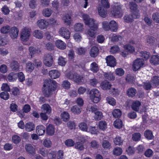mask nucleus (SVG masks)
Wrapping results in <instances>:
<instances>
[{
    "label": "nucleus",
    "instance_id": "nucleus-1",
    "mask_svg": "<svg viewBox=\"0 0 159 159\" xmlns=\"http://www.w3.org/2000/svg\"><path fill=\"white\" fill-rule=\"evenodd\" d=\"M56 82L52 80H45L43 87V93L45 96L48 97L52 94L57 88Z\"/></svg>",
    "mask_w": 159,
    "mask_h": 159
},
{
    "label": "nucleus",
    "instance_id": "nucleus-2",
    "mask_svg": "<svg viewBox=\"0 0 159 159\" xmlns=\"http://www.w3.org/2000/svg\"><path fill=\"white\" fill-rule=\"evenodd\" d=\"M86 25L90 27V29L88 32V34L90 37L95 38L96 31L98 29V25L95 23V20L93 19H89L88 24Z\"/></svg>",
    "mask_w": 159,
    "mask_h": 159
},
{
    "label": "nucleus",
    "instance_id": "nucleus-3",
    "mask_svg": "<svg viewBox=\"0 0 159 159\" xmlns=\"http://www.w3.org/2000/svg\"><path fill=\"white\" fill-rule=\"evenodd\" d=\"M89 95L90 99L94 103H97L101 98L99 91L96 89H93L90 91Z\"/></svg>",
    "mask_w": 159,
    "mask_h": 159
},
{
    "label": "nucleus",
    "instance_id": "nucleus-4",
    "mask_svg": "<svg viewBox=\"0 0 159 159\" xmlns=\"http://www.w3.org/2000/svg\"><path fill=\"white\" fill-rule=\"evenodd\" d=\"M66 77L67 78L72 80L77 84L83 82L84 81L83 76L76 73L72 74L71 72H69L66 75Z\"/></svg>",
    "mask_w": 159,
    "mask_h": 159
},
{
    "label": "nucleus",
    "instance_id": "nucleus-5",
    "mask_svg": "<svg viewBox=\"0 0 159 159\" xmlns=\"http://www.w3.org/2000/svg\"><path fill=\"white\" fill-rule=\"evenodd\" d=\"M31 30L30 29L25 27L22 30L20 34V38L23 41H28L30 35Z\"/></svg>",
    "mask_w": 159,
    "mask_h": 159
},
{
    "label": "nucleus",
    "instance_id": "nucleus-6",
    "mask_svg": "<svg viewBox=\"0 0 159 159\" xmlns=\"http://www.w3.org/2000/svg\"><path fill=\"white\" fill-rule=\"evenodd\" d=\"M150 56L149 52L146 51L141 52L140 53V68L145 65V61Z\"/></svg>",
    "mask_w": 159,
    "mask_h": 159
},
{
    "label": "nucleus",
    "instance_id": "nucleus-7",
    "mask_svg": "<svg viewBox=\"0 0 159 159\" xmlns=\"http://www.w3.org/2000/svg\"><path fill=\"white\" fill-rule=\"evenodd\" d=\"M112 15L116 18H119L123 15L121 12V7L120 5H115L113 7V10L111 11Z\"/></svg>",
    "mask_w": 159,
    "mask_h": 159
},
{
    "label": "nucleus",
    "instance_id": "nucleus-8",
    "mask_svg": "<svg viewBox=\"0 0 159 159\" xmlns=\"http://www.w3.org/2000/svg\"><path fill=\"white\" fill-rule=\"evenodd\" d=\"M52 56L50 54H45L44 57V63L45 66L51 67L53 64Z\"/></svg>",
    "mask_w": 159,
    "mask_h": 159
},
{
    "label": "nucleus",
    "instance_id": "nucleus-9",
    "mask_svg": "<svg viewBox=\"0 0 159 159\" xmlns=\"http://www.w3.org/2000/svg\"><path fill=\"white\" fill-rule=\"evenodd\" d=\"M59 33L60 35L66 39H69L70 37V32L66 27H62L59 30Z\"/></svg>",
    "mask_w": 159,
    "mask_h": 159
},
{
    "label": "nucleus",
    "instance_id": "nucleus-10",
    "mask_svg": "<svg viewBox=\"0 0 159 159\" xmlns=\"http://www.w3.org/2000/svg\"><path fill=\"white\" fill-rule=\"evenodd\" d=\"M106 61L107 65L111 67H114L116 65V59L112 56L110 55L107 57Z\"/></svg>",
    "mask_w": 159,
    "mask_h": 159
},
{
    "label": "nucleus",
    "instance_id": "nucleus-11",
    "mask_svg": "<svg viewBox=\"0 0 159 159\" xmlns=\"http://www.w3.org/2000/svg\"><path fill=\"white\" fill-rule=\"evenodd\" d=\"M18 33L19 30L16 27H13L10 29V35L12 39L16 38L18 35Z\"/></svg>",
    "mask_w": 159,
    "mask_h": 159
},
{
    "label": "nucleus",
    "instance_id": "nucleus-12",
    "mask_svg": "<svg viewBox=\"0 0 159 159\" xmlns=\"http://www.w3.org/2000/svg\"><path fill=\"white\" fill-rule=\"evenodd\" d=\"M99 52V50L98 48L97 47L93 46L90 49L89 54L91 57L94 58L98 55Z\"/></svg>",
    "mask_w": 159,
    "mask_h": 159
},
{
    "label": "nucleus",
    "instance_id": "nucleus-13",
    "mask_svg": "<svg viewBox=\"0 0 159 159\" xmlns=\"http://www.w3.org/2000/svg\"><path fill=\"white\" fill-rule=\"evenodd\" d=\"M37 25L41 29L46 28L48 25V22L44 19L38 20L37 22Z\"/></svg>",
    "mask_w": 159,
    "mask_h": 159
},
{
    "label": "nucleus",
    "instance_id": "nucleus-14",
    "mask_svg": "<svg viewBox=\"0 0 159 159\" xmlns=\"http://www.w3.org/2000/svg\"><path fill=\"white\" fill-rule=\"evenodd\" d=\"M10 67L13 71H17L19 70L20 65L18 61L13 60L11 63Z\"/></svg>",
    "mask_w": 159,
    "mask_h": 159
},
{
    "label": "nucleus",
    "instance_id": "nucleus-15",
    "mask_svg": "<svg viewBox=\"0 0 159 159\" xmlns=\"http://www.w3.org/2000/svg\"><path fill=\"white\" fill-rule=\"evenodd\" d=\"M138 18V16H136L135 13H133L132 15H126L124 17V20L125 22L129 23L132 22L134 19Z\"/></svg>",
    "mask_w": 159,
    "mask_h": 159
},
{
    "label": "nucleus",
    "instance_id": "nucleus-16",
    "mask_svg": "<svg viewBox=\"0 0 159 159\" xmlns=\"http://www.w3.org/2000/svg\"><path fill=\"white\" fill-rule=\"evenodd\" d=\"M111 86L110 83L106 80L102 82L100 84L101 88L104 90L110 89Z\"/></svg>",
    "mask_w": 159,
    "mask_h": 159
},
{
    "label": "nucleus",
    "instance_id": "nucleus-17",
    "mask_svg": "<svg viewBox=\"0 0 159 159\" xmlns=\"http://www.w3.org/2000/svg\"><path fill=\"white\" fill-rule=\"evenodd\" d=\"M110 30L112 32H116L118 29V25L114 20H112L109 22Z\"/></svg>",
    "mask_w": 159,
    "mask_h": 159
},
{
    "label": "nucleus",
    "instance_id": "nucleus-18",
    "mask_svg": "<svg viewBox=\"0 0 159 159\" xmlns=\"http://www.w3.org/2000/svg\"><path fill=\"white\" fill-rule=\"evenodd\" d=\"M49 75L52 79H55L59 77L60 73L57 70H52L49 72Z\"/></svg>",
    "mask_w": 159,
    "mask_h": 159
},
{
    "label": "nucleus",
    "instance_id": "nucleus-19",
    "mask_svg": "<svg viewBox=\"0 0 159 159\" xmlns=\"http://www.w3.org/2000/svg\"><path fill=\"white\" fill-rule=\"evenodd\" d=\"M25 149L28 154L32 155L34 154L35 150L31 144H28L25 145Z\"/></svg>",
    "mask_w": 159,
    "mask_h": 159
},
{
    "label": "nucleus",
    "instance_id": "nucleus-20",
    "mask_svg": "<svg viewBox=\"0 0 159 159\" xmlns=\"http://www.w3.org/2000/svg\"><path fill=\"white\" fill-rule=\"evenodd\" d=\"M98 12L99 15L102 17H105L107 15V11L106 9L103 8V7H100L99 5L98 8Z\"/></svg>",
    "mask_w": 159,
    "mask_h": 159
},
{
    "label": "nucleus",
    "instance_id": "nucleus-21",
    "mask_svg": "<svg viewBox=\"0 0 159 159\" xmlns=\"http://www.w3.org/2000/svg\"><path fill=\"white\" fill-rule=\"evenodd\" d=\"M55 44L58 48L61 49H64L66 48V43L60 40H57L55 42Z\"/></svg>",
    "mask_w": 159,
    "mask_h": 159
},
{
    "label": "nucleus",
    "instance_id": "nucleus-22",
    "mask_svg": "<svg viewBox=\"0 0 159 159\" xmlns=\"http://www.w3.org/2000/svg\"><path fill=\"white\" fill-rule=\"evenodd\" d=\"M82 110L81 108L77 105H75L72 107L71 108V111L74 114H80Z\"/></svg>",
    "mask_w": 159,
    "mask_h": 159
},
{
    "label": "nucleus",
    "instance_id": "nucleus-23",
    "mask_svg": "<svg viewBox=\"0 0 159 159\" xmlns=\"http://www.w3.org/2000/svg\"><path fill=\"white\" fill-rule=\"evenodd\" d=\"M25 128L26 131H31L34 129L35 125L33 123L29 122L25 124Z\"/></svg>",
    "mask_w": 159,
    "mask_h": 159
},
{
    "label": "nucleus",
    "instance_id": "nucleus-24",
    "mask_svg": "<svg viewBox=\"0 0 159 159\" xmlns=\"http://www.w3.org/2000/svg\"><path fill=\"white\" fill-rule=\"evenodd\" d=\"M33 36L36 38L41 39L43 37V34L42 31L39 30H35L33 33Z\"/></svg>",
    "mask_w": 159,
    "mask_h": 159
},
{
    "label": "nucleus",
    "instance_id": "nucleus-25",
    "mask_svg": "<svg viewBox=\"0 0 159 159\" xmlns=\"http://www.w3.org/2000/svg\"><path fill=\"white\" fill-rule=\"evenodd\" d=\"M45 128L42 125H39L36 127V132L37 134L39 135L43 134L45 132Z\"/></svg>",
    "mask_w": 159,
    "mask_h": 159
},
{
    "label": "nucleus",
    "instance_id": "nucleus-26",
    "mask_svg": "<svg viewBox=\"0 0 159 159\" xmlns=\"http://www.w3.org/2000/svg\"><path fill=\"white\" fill-rule=\"evenodd\" d=\"M42 111L45 113L49 114L51 111V108L49 105L47 104H43L41 107Z\"/></svg>",
    "mask_w": 159,
    "mask_h": 159
},
{
    "label": "nucleus",
    "instance_id": "nucleus-27",
    "mask_svg": "<svg viewBox=\"0 0 159 159\" xmlns=\"http://www.w3.org/2000/svg\"><path fill=\"white\" fill-rule=\"evenodd\" d=\"M29 52H30V54L31 57H32V55L36 53H38L40 52V49L38 48H36L33 46H30L29 47Z\"/></svg>",
    "mask_w": 159,
    "mask_h": 159
},
{
    "label": "nucleus",
    "instance_id": "nucleus-28",
    "mask_svg": "<svg viewBox=\"0 0 159 159\" xmlns=\"http://www.w3.org/2000/svg\"><path fill=\"white\" fill-rule=\"evenodd\" d=\"M150 61L153 65L158 64L159 63V57L157 55H153L150 58Z\"/></svg>",
    "mask_w": 159,
    "mask_h": 159
},
{
    "label": "nucleus",
    "instance_id": "nucleus-29",
    "mask_svg": "<svg viewBox=\"0 0 159 159\" xmlns=\"http://www.w3.org/2000/svg\"><path fill=\"white\" fill-rule=\"evenodd\" d=\"M144 136L146 138L149 140L152 139L154 137L152 131L150 130H147L145 131Z\"/></svg>",
    "mask_w": 159,
    "mask_h": 159
},
{
    "label": "nucleus",
    "instance_id": "nucleus-30",
    "mask_svg": "<svg viewBox=\"0 0 159 159\" xmlns=\"http://www.w3.org/2000/svg\"><path fill=\"white\" fill-rule=\"evenodd\" d=\"M63 19L65 24L67 25H70L72 20L71 16L69 14L65 15L63 17Z\"/></svg>",
    "mask_w": 159,
    "mask_h": 159
},
{
    "label": "nucleus",
    "instance_id": "nucleus-31",
    "mask_svg": "<svg viewBox=\"0 0 159 159\" xmlns=\"http://www.w3.org/2000/svg\"><path fill=\"white\" fill-rule=\"evenodd\" d=\"M137 93L136 90L133 88L129 89L127 91V94L129 97H134Z\"/></svg>",
    "mask_w": 159,
    "mask_h": 159
},
{
    "label": "nucleus",
    "instance_id": "nucleus-32",
    "mask_svg": "<svg viewBox=\"0 0 159 159\" xmlns=\"http://www.w3.org/2000/svg\"><path fill=\"white\" fill-rule=\"evenodd\" d=\"M52 12V11L48 8L44 9L42 11L43 15L46 17H49L51 15Z\"/></svg>",
    "mask_w": 159,
    "mask_h": 159
},
{
    "label": "nucleus",
    "instance_id": "nucleus-33",
    "mask_svg": "<svg viewBox=\"0 0 159 159\" xmlns=\"http://www.w3.org/2000/svg\"><path fill=\"white\" fill-rule=\"evenodd\" d=\"M133 70L134 71H136L139 69V59L138 58L135 60L133 64Z\"/></svg>",
    "mask_w": 159,
    "mask_h": 159
},
{
    "label": "nucleus",
    "instance_id": "nucleus-34",
    "mask_svg": "<svg viewBox=\"0 0 159 159\" xmlns=\"http://www.w3.org/2000/svg\"><path fill=\"white\" fill-rule=\"evenodd\" d=\"M47 133L50 135H52L54 133V128L53 126L51 124L49 125L47 128Z\"/></svg>",
    "mask_w": 159,
    "mask_h": 159
},
{
    "label": "nucleus",
    "instance_id": "nucleus-35",
    "mask_svg": "<svg viewBox=\"0 0 159 159\" xmlns=\"http://www.w3.org/2000/svg\"><path fill=\"white\" fill-rule=\"evenodd\" d=\"M91 70L93 72H97L99 70L98 65L95 62H93L91 64Z\"/></svg>",
    "mask_w": 159,
    "mask_h": 159
},
{
    "label": "nucleus",
    "instance_id": "nucleus-36",
    "mask_svg": "<svg viewBox=\"0 0 159 159\" xmlns=\"http://www.w3.org/2000/svg\"><path fill=\"white\" fill-rule=\"evenodd\" d=\"M103 116L102 112L98 111L94 113V118L95 120H99L102 118Z\"/></svg>",
    "mask_w": 159,
    "mask_h": 159
},
{
    "label": "nucleus",
    "instance_id": "nucleus-37",
    "mask_svg": "<svg viewBox=\"0 0 159 159\" xmlns=\"http://www.w3.org/2000/svg\"><path fill=\"white\" fill-rule=\"evenodd\" d=\"M34 64L30 61L28 62L26 64V69L28 72H32L34 69Z\"/></svg>",
    "mask_w": 159,
    "mask_h": 159
},
{
    "label": "nucleus",
    "instance_id": "nucleus-38",
    "mask_svg": "<svg viewBox=\"0 0 159 159\" xmlns=\"http://www.w3.org/2000/svg\"><path fill=\"white\" fill-rule=\"evenodd\" d=\"M17 77V74L14 72L10 73L7 76V79L10 81H14L16 80Z\"/></svg>",
    "mask_w": 159,
    "mask_h": 159
},
{
    "label": "nucleus",
    "instance_id": "nucleus-39",
    "mask_svg": "<svg viewBox=\"0 0 159 159\" xmlns=\"http://www.w3.org/2000/svg\"><path fill=\"white\" fill-rule=\"evenodd\" d=\"M151 81L155 86L159 85V77L156 76H153L151 79Z\"/></svg>",
    "mask_w": 159,
    "mask_h": 159
},
{
    "label": "nucleus",
    "instance_id": "nucleus-40",
    "mask_svg": "<svg viewBox=\"0 0 159 159\" xmlns=\"http://www.w3.org/2000/svg\"><path fill=\"white\" fill-rule=\"evenodd\" d=\"M112 115L115 118H118L121 116V112L120 110L116 109L113 111Z\"/></svg>",
    "mask_w": 159,
    "mask_h": 159
},
{
    "label": "nucleus",
    "instance_id": "nucleus-41",
    "mask_svg": "<svg viewBox=\"0 0 159 159\" xmlns=\"http://www.w3.org/2000/svg\"><path fill=\"white\" fill-rule=\"evenodd\" d=\"M104 75L106 79L109 80H113L115 79V77L113 73L111 72L105 73Z\"/></svg>",
    "mask_w": 159,
    "mask_h": 159
},
{
    "label": "nucleus",
    "instance_id": "nucleus-42",
    "mask_svg": "<svg viewBox=\"0 0 159 159\" xmlns=\"http://www.w3.org/2000/svg\"><path fill=\"white\" fill-rule=\"evenodd\" d=\"M45 47L46 49L49 51H51L54 49V46L53 44L51 42L47 43Z\"/></svg>",
    "mask_w": 159,
    "mask_h": 159
},
{
    "label": "nucleus",
    "instance_id": "nucleus-43",
    "mask_svg": "<svg viewBox=\"0 0 159 159\" xmlns=\"http://www.w3.org/2000/svg\"><path fill=\"white\" fill-rule=\"evenodd\" d=\"M156 39L152 36H148L147 37L146 41L148 44L152 45L154 43Z\"/></svg>",
    "mask_w": 159,
    "mask_h": 159
},
{
    "label": "nucleus",
    "instance_id": "nucleus-44",
    "mask_svg": "<svg viewBox=\"0 0 159 159\" xmlns=\"http://www.w3.org/2000/svg\"><path fill=\"white\" fill-rule=\"evenodd\" d=\"M114 125L117 128H121L122 126V121L120 120L117 119L114 121Z\"/></svg>",
    "mask_w": 159,
    "mask_h": 159
},
{
    "label": "nucleus",
    "instance_id": "nucleus-45",
    "mask_svg": "<svg viewBox=\"0 0 159 159\" xmlns=\"http://www.w3.org/2000/svg\"><path fill=\"white\" fill-rule=\"evenodd\" d=\"M80 129L82 130L87 131L88 129V127L87 124L84 122L80 123L79 125Z\"/></svg>",
    "mask_w": 159,
    "mask_h": 159
},
{
    "label": "nucleus",
    "instance_id": "nucleus-46",
    "mask_svg": "<svg viewBox=\"0 0 159 159\" xmlns=\"http://www.w3.org/2000/svg\"><path fill=\"white\" fill-rule=\"evenodd\" d=\"M124 49L128 52H133L134 51V47L129 44L125 45L124 46Z\"/></svg>",
    "mask_w": 159,
    "mask_h": 159
},
{
    "label": "nucleus",
    "instance_id": "nucleus-47",
    "mask_svg": "<svg viewBox=\"0 0 159 159\" xmlns=\"http://www.w3.org/2000/svg\"><path fill=\"white\" fill-rule=\"evenodd\" d=\"M61 117L63 121H66L69 119L70 116L67 112H64L61 113Z\"/></svg>",
    "mask_w": 159,
    "mask_h": 159
},
{
    "label": "nucleus",
    "instance_id": "nucleus-48",
    "mask_svg": "<svg viewBox=\"0 0 159 159\" xmlns=\"http://www.w3.org/2000/svg\"><path fill=\"white\" fill-rule=\"evenodd\" d=\"M88 108L89 111L95 113L96 111H98V109L97 106L92 105H89Z\"/></svg>",
    "mask_w": 159,
    "mask_h": 159
},
{
    "label": "nucleus",
    "instance_id": "nucleus-49",
    "mask_svg": "<svg viewBox=\"0 0 159 159\" xmlns=\"http://www.w3.org/2000/svg\"><path fill=\"white\" fill-rule=\"evenodd\" d=\"M107 123L105 121H101L99 123V127L102 130H105L107 128Z\"/></svg>",
    "mask_w": 159,
    "mask_h": 159
},
{
    "label": "nucleus",
    "instance_id": "nucleus-50",
    "mask_svg": "<svg viewBox=\"0 0 159 159\" xmlns=\"http://www.w3.org/2000/svg\"><path fill=\"white\" fill-rule=\"evenodd\" d=\"M123 141L121 139V137H116L114 140V142L116 145H120L123 143Z\"/></svg>",
    "mask_w": 159,
    "mask_h": 159
},
{
    "label": "nucleus",
    "instance_id": "nucleus-51",
    "mask_svg": "<svg viewBox=\"0 0 159 159\" xmlns=\"http://www.w3.org/2000/svg\"><path fill=\"white\" fill-rule=\"evenodd\" d=\"M132 109L136 111H138L139 109V102L136 101L133 103L132 105Z\"/></svg>",
    "mask_w": 159,
    "mask_h": 159
},
{
    "label": "nucleus",
    "instance_id": "nucleus-52",
    "mask_svg": "<svg viewBox=\"0 0 159 159\" xmlns=\"http://www.w3.org/2000/svg\"><path fill=\"white\" fill-rule=\"evenodd\" d=\"M75 30L76 31H81L83 29V25L81 23H77L75 25Z\"/></svg>",
    "mask_w": 159,
    "mask_h": 159
},
{
    "label": "nucleus",
    "instance_id": "nucleus-53",
    "mask_svg": "<svg viewBox=\"0 0 159 159\" xmlns=\"http://www.w3.org/2000/svg\"><path fill=\"white\" fill-rule=\"evenodd\" d=\"M102 5L100 7H103V8L105 9L108 8L110 7V4L108 0H102Z\"/></svg>",
    "mask_w": 159,
    "mask_h": 159
},
{
    "label": "nucleus",
    "instance_id": "nucleus-54",
    "mask_svg": "<svg viewBox=\"0 0 159 159\" xmlns=\"http://www.w3.org/2000/svg\"><path fill=\"white\" fill-rule=\"evenodd\" d=\"M1 98L4 100H7L9 98V95L7 92H2L0 94Z\"/></svg>",
    "mask_w": 159,
    "mask_h": 159
},
{
    "label": "nucleus",
    "instance_id": "nucleus-55",
    "mask_svg": "<svg viewBox=\"0 0 159 159\" xmlns=\"http://www.w3.org/2000/svg\"><path fill=\"white\" fill-rule=\"evenodd\" d=\"M86 51V48H84L81 47L77 49V53L79 55H84L85 54Z\"/></svg>",
    "mask_w": 159,
    "mask_h": 159
},
{
    "label": "nucleus",
    "instance_id": "nucleus-56",
    "mask_svg": "<svg viewBox=\"0 0 159 159\" xmlns=\"http://www.w3.org/2000/svg\"><path fill=\"white\" fill-rule=\"evenodd\" d=\"M10 27L9 25H6L2 27L1 29V33L3 34H6L9 32Z\"/></svg>",
    "mask_w": 159,
    "mask_h": 159
},
{
    "label": "nucleus",
    "instance_id": "nucleus-57",
    "mask_svg": "<svg viewBox=\"0 0 159 159\" xmlns=\"http://www.w3.org/2000/svg\"><path fill=\"white\" fill-rule=\"evenodd\" d=\"M122 152V149L119 147L116 148L113 150V154L116 156L120 155Z\"/></svg>",
    "mask_w": 159,
    "mask_h": 159
},
{
    "label": "nucleus",
    "instance_id": "nucleus-58",
    "mask_svg": "<svg viewBox=\"0 0 159 159\" xmlns=\"http://www.w3.org/2000/svg\"><path fill=\"white\" fill-rule=\"evenodd\" d=\"M56 152L55 151H51L47 153V156L49 159H53L56 157Z\"/></svg>",
    "mask_w": 159,
    "mask_h": 159
},
{
    "label": "nucleus",
    "instance_id": "nucleus-59",
    "mask_svg": "<svg viewBox=\"0 0 159 159\" xmlns=\"http://www.w3.org/2000/svg\"><path fill=\"white\" fill-rule=\"evenodd\" d=\"M106 100L107 102L110 105L112 106L115 105L116 102L114 98L111 97H108L107 98Z\"/></svg>",
    "mask_w": 159,
    "mask_h": 159
},
{
    "label": "nucleus",
    "instance_id": "nucleus-60",
    "mask_svg": "<svg viewBox=\"0 0 159 159\" xmlns=\"http://www.w3.org/2000/svg\"><path fill=\"white\" fill-rule=\"evenodd\" d=\"M1 89L2 90L5 91L6 92L10 91V89L9 86L6 83H4L2 84Z\"/></svg>",
    "mask_w": 159,
    "mask_h": 159
},
{
    "label": "nucleus",
    "instance_id": "nucleus-61",
    "mask_svg": "<svg viewBox=\"0 0 159 159\" xmlns=\"http://www.w3.org/2000/svg\"><path fill=\"white\" fill-rule=\"evenodd\" d=\"M102 27L106 31L110 30L109 23L107 21H104L102 23Z\"/></svg>",
    "mask_w": 159,
    "mask_h": 159
},
{
    "label": "nucleus",
    "instance_id": "nucleus-62",
    "mask_svg": "<svg viewBox=\"0 0 159 159\" xmlns=\"http://www.w3.org/2000/svg\"><path fill=\"white\" fill-rule=\"evenodd\" d=\"M122 39V37L119 35L113 34L112 37V40L113 41L117 42L119 40H121Z\"/></svg>",
    "mask_w": 159,
    "mask_h": 159
},
{
    "label": "nucleus",
    "instance_id": "nucleus-63",
    "mask_svg": "<svg viewBox=\"0 0 159 159\" xmlns=\"http://www.w3.org/2000/svg\"><path fill=\"white\" fill-rule=\"evenodd\" d=\"M116 74L117 75L119 76L123 75L124 73V70L121 68H118L115 70Z\"/></svg>",
    "mask_w": 159,
    "mask_h": 159
},
{
    "label": "nucleus",
    "instance_id": "nucleus-64",
    "mask_svg": "<svg viewBox=\"0 0 159 159\" xmlns=\"http://www.w3.org/2000/svg\"><path fill=\"white\" fill-rule=\"evenodd\" d=\"M152 18L155 22L159 23V13L157 12L153 14Z\"/></svg>",
    "mask_w": 159,
    "mask_h": 159
}]
</instances>
